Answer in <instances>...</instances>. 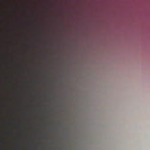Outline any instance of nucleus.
<instances>
[{
  "label": "nucleus",
  "mask_w": 150,
  "mask_h": 150,
  "mask_svg": "<svg viewBox=\"0 0 150 150\" xmlns=\"http://www.w3.org/2000/svg\"><path fill=\"white\" fill-rule=\"evenodd\" d=\"M42 1L44 2H47L49 1V0H42Z\"/></svg>",
  "instance_id": "1"
},
{
  "label": "nucleus",
  "mask_w": 150,
  "mask_h": 150,
  "mask_svg": "<svg viewBox=\"0 0 150 150\" xmlns=\"http://www.w3.org/2000/svg\"><path fill=\"white\" fill-rule=\"evenodd\" d=\"M19 0L20 1H22L23 0Z\"/></svg>",
  "instance_id": "2"
}]
</instances>
